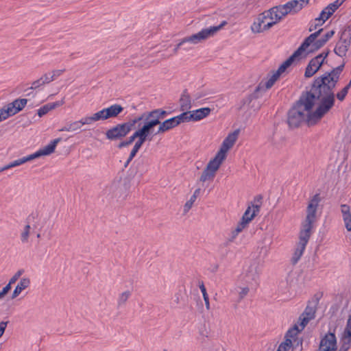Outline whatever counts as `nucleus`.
<instances>
[{
    "mask_svg": "<svg viewBox=\"0 0 351 351\" xmlns=\"http://www.w3.org/2000/svg\"><path fill=\"white\" fill-rule=\"evenodd\" d=\"M346 62L333 68L330 72H326L322 75L315 77L311 85V94L314 96L313 103L319 99L322 95H335L333 89L339 80L340 75L345 67Z\"/></svg>",
    "mask_w": 351,
    "mask_h": 351,
    "instance_id": "f257e3e1",
    "label": "nucleus"
},
{
    "mask_svg": "<svg viewBox=\"0 0 351 351\" xmlns=\"http://www.w3.org/2000/svg\"><path fill=\"white\" fill-rule=\"evenodd\" d=\"M314 98L311 91L302 93L299 99L288 112L287 123L290 128H298L303 122L306 123L307 114L304 112H307V114L311 112L315 106Z\"/></svg>",
    "mask_w": 351,
    "mask_h": 351,
    "instance_id": "f03ea898",
    "label": "nucleus"
},
{
    "mask_svg": "<svg viewBox=\"0 0 351 351\" xmlns=\"http://www.w3.org/2000/svg\"><path fill=\"white\" fill-rule=\"evenodd\" d=\"M133 121V129H136V125L138 124V130L141 136L151 141L155 136L154 129L156 125H160V122L153 118L148 111H145L140 115L132 119Z\"/></svg>",
    "mask_w": 351,
    "mask_h": 351,
    "instance_id": "7ed1b4c3",
    "label": "nucleus"
},
{
    "mask_svg": "<svg viewBox=\"0 0 351 351\" xmlns=\"http://www.w3.org/2000/svg\"><path fill=\"white\" fill-rule=\"evenodd\" d=\"M315 111L307 114L306 123L308 126L316 124L334 106L335 95H322Z\"/></svg>",
    "mask_w": 351,
    "mask_h": 351,
    "instance_id": "20e7f679",
    "label": "nucleus"
},
{
    "mask_svg": "<svg viewBox=\"0 0 351 351\" xmlns=\"http://www.w3.org/2000/svg\"><path fill=\"white\" fill-rule=\"evenodd\" d=\"M133 129V121L131 119L128 121L118 123L110 128L106 132V137L111 141L121 140L125 137Z\"/></svg>",
    "mask_w": 351,
    "mask_h": 351,
    "instance_id": "39448f33",
    "label": "nucleus"
},
{
    "mask_svg": "<svg viewBox=\"0 0 351 351\" xmlns=\"http://www.w3.org/2000/svg\"><path fill=\"white\" fill-rule=\"evenodd\" d=\"M31 99H16L0 109V122L23 110Z\"/></svg>",
    "mask_w": 351,
    "mask_h": 351,
    "instance_id": "423d86ee",
    "label": "nucleus"
},
{
    "mask_svg": "<svg viewBox=\"0 0 351 351\" xmlns=\"http://www.w3.org/2000/svg\"><path fill=\"white\" fill-rule=\"evenodd\" d=\"M227 24L226 21L221 22V23L217 26H212L209 28L202 29L197 34H194L190 36L184 38L186 43H190L192 44H197L201 43L202 40H205L209 37L213 36L219 30H220L224 25Z\"/></svg>",
    "mask_w": 351,
    "mask_h": 351,
    "instance_id": "0eeeda50",
    "label": "nucleus"
},
{
    "mask_svg": "<svg viewBox=\"0 0 351 351\" xmlns=\"http://www.w3.org/2000/svg\"><path fill=\"white\" fill-rule=\"evenodd\" d=\"M330 52V50L327 49L312 58L306 67L304 77L306 78L312 77L320 69L324 64L327 63L325 60L328 56Z\"/></svg>",
    "mask_w": 351,
    "mask_h": 351,
    "instance_id": "6e6552de",
    "label": "nucleus"
},
{
    "mask_svg": "<svg viewBox=\"0 0 351 351\" xmlns=\"http://www.w3.org/2000/svg\"><path fill=\"white\" fill-rule=\"evenodd\" d=\"M335 329L333 332L328 331L321 339L319 348L317 351H337V338L335 334Z\"/></svg>",
    "mask_w": 351,
    "mask_h": 351,
    "instance_id": "1a4fd4ad",
    "label": "nucleus"
},
{
    "mask_svg": "<svg viewBox=\"0 0 351 351\" xmlns=\"http://www.w3.org/2000/svg\"><path fill=\"white\" fill-rule=\"evenodd\" d=\"M239 134V130H236L233 132L229 134L223 140L220 149L217 152L221 155L227 156V152L234 145Z\"/></svg>",
    "mask_w": 351,
    "mask_h": 351,
    "instance_id": "9d476101",
    "label": "nucleus"
},
{
    "mask_svg": "<svg viewBox=\"0 0 351 351\" xmlns=\"http://www.w3.org/2000/svg\"><path fill=\"white\" fill-rule=\"evenodd\" d=\"M335 30H330L324 34L321 38L316 40L311 47L307 50L306 54L315 53L318 51L335 34Z\"/></svg>",
    "mask_w": 351,
    "mask_h": 351,
    "instance_id": "9b49d317",
    "label": "nucleus"
},
{
    "mask_svg": "<svg viewBox=\"0 0 351 351\" xmlns=\"http://www.w3.org/2000/svg\"><path fill=\"white\" fill-rule=\"evenodd\" d=\"M315 219L306 217L305 221L302 224V228L300 232L299 239L305 241H308L313 228V222Z\"/></svg>",
    "mask_w": 351,
    "mask_h": 351,
    "instance_id": "f8f14e48",
    "label": "nucleus"
},
{
    "mask_svg": "<svg viewBox=\"0 0 351 351\" xmlns=\"http://www.w3.org/2000/svg\"><path fill=\"white\" fill-rule=\"evenodd\" d=\"M260 212V204H254L250 203L247 208L243 213L241 221L243 223L248 225V223L258 214Z\"/></svg>",
    "mask_w": 351,
    "mask_h": 351,
    "instance_id": "ddd939ff",
    "label": "nucleus"
},
{
    "mask_svg": "<svg viewBox=\"0 0 351 351\" xmlns=\"http://www.w3.org/2000/svg\"><path fill=\"white\" fill-rule=\"evenodd\" d=\"M280 8L285 10L287 15L289 14H295L302 10L303 4L300 3L298 0H291L285 4L280 5Z\"/></svg>",
    "mask_w": 351,
    "mask_h": 351,
    "instance_id": "4468645a",
    "label": "nucleus"
},
{
    "mask_svg": "<svg viewBox=\"0 0 351 351\" xmlns=\"http://www.w3.org/2000/svg\"><path fill=\"white\" fill-rule=\"evenodd\" d=\"M320 297L317 294L315 295L312 300L308 302L307 306L304 312L302 313L303 315L311 317V319L315 318L317 307L319 302Z\"/></svg>",
    "mask_w": 351,
    "mask_h": 351,
    "instance_id": "2eb2a0df",
    "label": "nucleus"
},
{
    "mask_svg": "<svg viewBox=\"0 0 351 351\" xmlns=\"http://www.w3.org/2000/svg\"><path fill=\"white\" fill-rule=\"evenodd\" d=\"M272 13H274V18L277 20V21L280 22L285 16L287 14L285 12V10H281L280 8V5L274 6L270 8L268 10L263 12V16H261V19H265V17H269V19L273 20L274 16H272ZM263 20V19H261ZM263 21H261L262 22Z\"/></svg>",
    "mask_w": 351,
    "mask_h": 351,
    "instance_id": "dca6fc26",
    "label": "nucleus"
},
{
    "mask_svg": "<svg viewBox=\"0 0 351 351\" xmlns=\"http://www.w3.org/2000/svg\"><path fill=\"white\" fill-rule=\"evenodd\" d=\"M43 156H44V148H40L36 152L29 154L23 158L15 160L11 162L10 163H11L12 167H14L23 165L27 162H29V161L35 160L36 158H38L40 157H42Z\"/></svg>",
    "mask_w": 351,
    "mask_h": 351,
    "instance_id": "f3484780",
    "label": "nucleus"
},
{
    "mask_svg": "<svg viewBox=\"0 0 351 351\" xmlns=\"http://www.w3.org/2000/svg\"><path fill=\"white\" fill-rule=\"evenodd\" d=\"M178 125L175 117L170 119H166L162 122H160L158 126V130L155 132V134H163L176 127Z\"/></svg>",
    "mask_w": 351,
    "mask_h": 351,
    "instance_id": "a211bd4d",
    "label": "nucleus"
},
{
    "mask_svg": "<svg viewBox=\"0 0 351 351\" xmlns=\"http://www.w3.org/2000/svg\"><path fill=\"white\" fill-rule=\"evenodd\" d=\"M319 202H320V197H319V194H315L313 197V198L310 200V202L308 204V206H307V209H306V212H307L306 217L308 219L311 218V219H315V214L317 212V208L318 204Z\"/></svg>",
    "mask_w": 351,
    "mask_h": 351,
    "instance_id": "6ab92c4d",
    "label": "nucleus"
},
{
    "mask_svg": "<svg viewBox=\"0 0 351 351\" xmlns=\"http://www.w3.org/2000/svg\"><path fill=\"white\" fill-rule=\"evenodd\" d=\"M226 158L217 152L215 156L211 159L206 165V167L216 173L221 165Z\"/></svg>",
    "mask_w": 351,
    "mask_h": 351,
    "instance_id": "aec40b11",
    "label": "nucleus"
},
{
    "mask_svg": "<svg viewBox=\"0 0 351 351\" xmlns=\"http://www.w3.org/2000/svg\"><path fill=\"white\" fill-rule=\"evenodd\" d=\"M124 108L120 104H113L110 106L105 108V113L107 119L110 118H115L119 116L123 111Z\"/></svg>",
    "mask_w": 351,
    "mask_h": 351,
    "instance_id": "412c9836",
    "label": "nucleus"
},
{
    "mask_svg": "<svg viewBox=\"0 0 351 351\" xmlns=\"http://www.w3.org/2000/svg\"><path fill=\"white\" fill-rule=\"evenodd\" d=\"M212 110L208 107L201 108L191 111L192 115V121H198L210 114Z\"/></svg>",
    "mask_w": 351,
    "mask_h": 351,
    "instance_id": "4be33fe9",
    "label": "nucleus"
},
{
    "mask_svg": "<svg viewBox=\"0 0 351 351\" xmlns=\"http://www.w3.org/2000/svg\"><path fill=\"white\" fill-rule=\"evenodd\" d=\"M30 285V280L27 278H23L21 279L20 282L16 285L14 291L12 294V299H15L17 298L21 292L27 289Z\"/></svg>",
    "mask_w": 351,
    "mask_h": 351,
    "instance_id": "5701e85b",
    "label": "nucleus"
},
{
    "mask_svg": "<svg viewBox=\"0 0 351 351\" xmlns=\"http://www.w3.org/2000/svg\"><path fill=\"white\" fill-rule=\"evenodd\" d=\"M307 243H308L307 241L300 239V241L298 243L297 247L293 254V256L292 257L291 261H292L293 264H296L298 262V261L300 259Z\"/></svg>",
    "mask_w": 351,
    "mask_h": 351,
    "instance_id": "b1692460",
    "label": "nucleus"
},
{
    "mask_svg": "<svg viewBox=\"0 0 351 351\" xmlns=\"http://www.w3.org/2000/svg\"><path fill=\"white\" fill-rule=\"evenodd\" d=\"M181 111L189 110L191 108V97L186 89L184 90L180 99Z\"/></svg>",
    "mask_w": 351,
    "mask_h": 351,
    "instance_id": "393cba45",
    "label": "nucleus"
},
{
    "mask_svg": "<svg viewBox=\"0 0 351 351\" xmlns=\"http://www.w3.org/2000/svg\"><path fill=\"white\" fill-rule=\"evenodd\" d=\"M263 16V12L260 14L258 16L256 19V20L254 21L253 24L251 26V29L254 33H261L263 32V25H265L267 22L266 20L267 19H269V17H265V19H263V21H261V16Z\"/></svg>",
    "mask_w": 351,
    "mask_h": 351,
    "instance_id": "a878e982",
    "label": "nucleus"
},
{
    "mask_svg": "<svg viewBox=\"0 0 351 351\" xmlns=\"http://www.w3.org/2000/svg\"><path fill=\"white\" fill-rule=\"evenodd\" d=\"M309 49V47L305 45L304 42L302 43V44L300 45V47L291 55L289 58L291 59V60L294 62L296 60H300V57L302 56V54L304 52L306 53L307 50ZM308 54H305L304 57H306Z\"/></svg>",
    "mask_w": 351,
    "mask_h": 351,
    "instance_id": "bb28decb",
    "label": "nucleus"
},
{
    "mask_svg": "<svg viewBox=\"0 0 351 351\" xmlns=\"http://www.w3.org/2000/svg\"><path fill=\"white\" fill-rule=\"evenodd\" d=\"M350 46V45H346L342 41L339 40L334 49V52L339 57H344L346 56V53L348 51Z\"/></svg>",
    "mask_w": 351,
    "mask_h": 351,
    "instance_id": "cd10ccee",
    "label": "nucleus"
},
{
    "mask_svg": "<svg viewBox=\"0 0 351 351\" xmlns=\"http://www.w3.org/2000/svg\"><path fill=\"white\" fill-rule=\"evenodd\" d=\"M140 136H142L141 133L138 130H136L132 135L128 137L125 141L120 142L117 145V147L119 149H121L123 147H128L131 145L136 138L138 139Z\"/></svg>",
    "mask_w": 351,
    "mask_h": 351,
    "instance_id": "c85d7f7f",
    "label": "nucleus"
},
{
    "mask_svg": "<svg viewBox=\"0 0 351 351\" xmlns=\"http://www.w3.org/2000/svg\"><path fill=\"white\" fill-rule=\"evenodd\" d=\"M339 40L346 45L351 44V25L346 26L341 31Z\"/></svg>",
    "mask_w": 351,
    "mask_h": 351,
    "instance_id": "c756f323",
    "label": "nucleus"
},
{
    "mask_svg": "<svg viewBox=\"0 0 351 351\" xmlns=\"http://www.w3.org/2000/svg\"><path fill=\"white\" fill-rule=\"evenodd\" d=\"M346 0H336L333 3L328 4L326 9L327 12L326 19H329L333 13L346 1Z\"/></svg>",
    "mask_w": 351,
    "mask_h": 351,
    "instance_id": "7c9ffc66",
    "label": "nucleus"
},
{
    "mask_svg": "<svg viewBox=\"0 0 351 351\" xmlns=\"http://www.w3.org/2000/svg\"><path fill=\"white\" fill-rule=\"evenodd\" d=\"M148 112L149 114L152 115L153 118L156 119L158 122H162L161 120L165 119L169 114V112L162 108H158Z\"/></svg>",
    "mask_w": 351,
    "mask_h": 351,
    "instance_id": "2f4dec72",
    "label": "nucleus"
},
{
    "mask_svg": "<svg viewBox=\"0 0 351 351\" xmlns=\"http://www.w3.org/2000/svg\"><path fill=\"white\" fill-rule=\"evenodd\" d=\"M192 115L191 111L189 110H185L182 111L181 114H180L178 116H175V118L178 123V125L181 124L182 123H186L192 121Z\"/></svg>",
    "mask_w": 351,
    "mask_h": 351,
    "instance_id": "473e14b6",
    "label": "nucleus"
},
{
    "mask_svg": "<svg viewBox=\"0 0 351 351\" xmlns=\"http://www.w3.org/2000/svg\"><path fill=\"white\" fill-rule=\"evenodd\" d=\"M215 175L216 173L215 172L206 167L199 178V181L204 182L207 180H213Z\"/></svg>",
    "mask_w": 351,
    "mask_h": 351,
    "instance_id": "72a5a7b5",
    "label": "nucleus"
},
{
    "mask_svg": "<svg viewBox=\"0 0 351 351\" xmlns=\"http://www.w3.org/2000/svg\"><path fill=\"white\" fill-rule=\"evenodd\" d=\"M147 160L142 158L138 159L134 162L136 172L138 173L141 176L147 171Z\"/></svg>",
    "mask_w": 351,
    "mask_h": 351,
    "instance_id": "f704fd0d",
    "label": "nucleus"
},
{
    "mask_svg": "<svg viewBox=\"0 0 351 351\" xmlns=\"http://www.w3.org/2000/svg\"><path fill=\"white\" fill-rule=\"evenodd\" d=\"M146 141H148V139L145 138L143 136H140L137 141H136L132 151L130 152V156H136V154L139 151V149L141 148L143 145L145 143Z\"/></svg>",
    "mask_w": 351,
    "mask_h": 351,
    "instance_id": "c9c22d12",
    "label": "nucleus"
},
{
    "mask_svg": "<svg viewBox=\"0 0 351 351\" xmlns=\"http://www.w3.org/2000/svg\"><path fill=\"white\" fill-rule=\"evenodd\" d=\"M64 71V69L53 70L51 73H49L48 74H45V84L55 80L58 77L62 75Z\"/></svg>",
    "mask_w": 351,
    "mask_h": 351,
    "instance_id": "e433bc0d",
    "label": "nucleus"
},
{
    "mask_svg": "<svg viewBox=\"0 0 351 351\" xmlns=\"http://www.w3.org/2000/svg\"><path fill=\"white\" fill-rule=\"evenodd\" d=\"M322 31L323 29H319L317 32L310 34L304 40L303 42L310 48L311 45H313V43L316 40L317 38L321 34Z\"/></svg>",
    "mask_w": 351,
    "mask_h": 351,
    "instance_id": "4c0bfd02",
    "label": "nucleus"
},
{
    "mask_svg": "<svg viewBox=\"0 0 351 351\" xmlns=\"http://www.w3.org/2000/svg\"><path fill=\"white\" fill-rule=\"evenodd\" d=\"M62 141V138H57L51 141L49 144L45 146V156H49L54 152L57 144Z\"/></svg>",
    "mask_w": 351,
    "mask_h": 351,
    "instance_id": "58836bf2",
    "label": "nucleus"
},
{
    "mask_svg": "<svg viewBox=\"0 0 351 351\" xmlns=\"http://www.w3.org/2000/svg\"><path fill=\"white\" fill-rule=\"evenodd\" d=\"M43 84H44V81H43L42 79H40L38 80H36V81L32 83L31 87H29L28 89H27V90H26V92L27 93V95L29 96V97L31 95H33V97L36 95L37 93H38V91H36L35 93H34L33 90L37 89L40 86H42Z\"/></svg>",
    "mask_w": 351,
    "mask_h": 351,
    "instance_id": "ea45409f",
    "label": "nucleus"
},
{
    "mask_svg": "<svg viewBox=\"0 0 351 351\" xmlns=\"http://www.w3.org/2000/svg\"><path fill=\"white\" fill-rule=\"evenodd\" d=\"M280 75L281 74L277 70L276 71H273V74L265 84L266 89L271 88L274 83L278 80Z\"/></svg>",
    "mask_w": 351,
    "mask_h": 351,
    "instance_id": "a19ab883",
    "label": "nucleus"
},
{
    "mask_svg": "<svg viewBox=\"0 0 351 351\" xmlns=\"http://www.w3.org/2000/svg\"><path fill=\"white\" fill-rule=\"evenodd\" d=\"M300 332L301 330H300L298 325L295 324L287 331L285 335L293 339L298 337V333Z\"/></svg>",
    "mask_w": 351,
    "mask_h": 351,
    "instance_id": "79ce46f5",
    "label": "nucleus"
},
{
    "mask_svg": "<svg viewBox=\"0 0 351 351\" xmlns=\"http://www.w3.org/2000/svg\"><path fill=\"white\" fill-rule=\"evenodd\" d=\"M64 103V99H61L59 101H56L54 102H49L47 104H45V114L48 113L49 111L56 109V108H58L63 105Z\"/></svg>",
    "mask_w": 351,
    "mask_h": 351,
    "instance_id": "37998d69",
    "label": "nucleus"
},
{
    "mask_svg": "<svg viewBox=\"0 0 351 351\" xmlns=\"http://www.w3.org/2000/svg\"><path fill=\"white\" fill-rule=\"evenodd\" d=\"M199 289H200L201 292H202V295H203V298H204V302H205L206 308V309L209 310L210 309L209 298H208V295L207 293L206 289V287L204 286V284L203 281L199 282Z\"/></svg>",
    "mask_w": 351,
    "mask_h": 351,
    "instance_id": "c03bdc74",
    "label": "nucleus"
},
{
    "mask_svg": "<svg viewBox=\"0 0 351 351\" xmlns=\"http://www.w3.org/2000/svg\"><path fill=\"white\" fill-rule=\"evenodd\" d=\"M80 128H81V124H80V121H75V122L69 123V124H66L64 127L61 128L60 130V131L71 132V131H75V130L80 129Z\"/></svg>",
    "mask_w": 351,
    "mask_h": 351,
    "instance_id": "a18cd8bd",
    "label": "nucleus"
},
{
    "mask_svg": "<svg viewBox=\"0 0 351 351\" xmlns=\"http://www.w3.org/2000/svg\"><path fill=\"white\" fill-rule=\"evenodd\" d=\"M302 343L303 339L301 337H296L293 339V346L291 348L292 351H302Z\"/></svg>",
    "mask_w": 351,
    "mask_h": 351,
    "instance_id": "49530a36",
    "label": "nucleus"
},
{
    "mask_svg": "<svg viewBox=\"0 0 351 351\" xmlns=\"http://www.w3.org/2000/svg\"><path fill=\"white\" fill-rule=\"evenodd\" d=\"M343 335L344 339H351V314L348 316Z\"/></svg>",
    "mask_w": 351,
    "mask_h": 351,
    "instance_id": "de8ad7c7",
    "label": "nucleus"
},
{
    "mask_svg": "<svg viewBox=\"0 0 351 351\" xmlns=\"http://www.w3.org/2000/svg\"><path fill=\"white\" fill-rule=\"evenodd\" d=\"M341 341H342V343L339 351H348L350 348L351 339H344L343 335H342Z\"/></svg>",
    "mask_w": 351,
    "mask_h": 351,
    "instance_id": "09e8293b",
    "label": "nucleus"
},
{
    "mask_svg": "<svg viewBox=\"0 0 351 351\" xmlns=\"http://www.w3.org/2000/svg\"><path fill=\"white\" fill-rule=\"evenodd\" d=\"M311 320V317H306L301 314L299 317L298 324L300 325L301 328V331L305 328V326L308 324L309 321Z\"/></svg>",
    "mask_w": 351,
    "mask_h": 351,
    "instance_id": "8fccbe9b",
    "label": "nucleus"
},
{
    "mask_svg": "<svg viewBox=\"0 0 351 351\" xmlns=\"http://www.w3.org/2000/svg\"><path fill=\"white\" fill-rule=\"evenodd\" d=\"M293 62L289 58L284 61L278 67L277 71L280 73H283Z\"/></svg>",
    "mask_w": 351,
    "mask_h": 351,
    "instance_id": "3c124183",
    "label": "nucleus"
},
{
    "mask_svg": "<svg viewBox=\"0 0 351 351\" xmlns=\"http://www.w3.org/2000/svg\"><path fill=\"white\" fill-rule=\"evenodd\" d=\"M29 230H30V226L29 224L26 225L23 230H22L21 233V239L22 242L25 243L28 241V238L29 236Z\"/></svg>",
    "mask_w": 351,
    "mask_h": 351,
    "instance_id": "603ef678",
    "label": "nucleus"
},
{
    "mask_svg": "<svg viewBox=\"0 0 351 351\" xmlns=\"http://www.w3.org/2000/svg\"><path fill=\"white\" fill-rule=\"evenodd\" d=\"M130 295H131V293L130 291H125L123 292L119 298L118 306H120L122 304H125L126 302V301L128 300V299L129 298V297L130 296Z\"/></svg>",
    "mask_w": 351,
    "mask_h": 351,
    "instance_id": "864d4df0",
    "label": "nucleus"
},
{
    "mask_svg": "<svg viewBox=\"0 0 351 351\" xmlns=\"http://www.w3.org/2000/svg\"><path fill=\"white\" fill-rule=\"evenodd\" d=\"M349 89V86H346L341 91L337 93V98L341 101H343L348 93Z\"/></svg>",
    "mask_w": 351,
    "mask_h": 351,
    "instance_id": "5fc2aeb1",
    "label": "nucleus"
},
{
    "mask_svg": "<svg viewBox=\"0 0 351 351\" xmlns=\"http://www.w3.org/2000/svg\"><path fill=\"white\" fill-rule=\"evenodd\" d=\"M95 121L99 120H106V116L105 113V108L98 111L97 112L93 114Z\"/></svg>",
    "mask_w": 351,
    "mask_h": 351,
    "instance_id": "6e6d98bb",
    "label": "nucleus"
},
{
    "mask_svg": "<svg viewBox=\"0 0 351 351\" xmlns=\"http://www.w3.org/2000/svg\"><path fill=\"white\" fill-rule=\"evenodd\" d=\"M253 101L252 97L248 95L241 101V105L239 107V110H242L245 106H249Z\"/></svg>",
    "mask_w": 351,
    "mask_h": 351,
    "instance_id": "4d7b16f0",
    "label": "nucleus"
},
{
    "mask_svg": "<svg viewBox=\"0 0 351 351\" xmlns=\"http://www.w3.org/2000/svg\"><path fill=\"white\" fill-rule=\"evenodd\" d=\"M261 84H262V82H261L258 84V86L256 87V88L254 89V90L252 93L249 95L253 100L256 99L261 97Z\"/></svg>",
    "mask_w": 351,
    "mask_h": 351,
    "instance_id": "13d9d810",
    "label": "nucleus"
},
{
    "mask_svg": "<svg viewBox=\"0 0 351 351\" xmlns=\"http://www.w3.org/2000/svg\"><path fill=\"white\" fill-rule=\"evenodd\" d=\"M23 273H24V270H23V269H20V270L17 271L14 274V276L10 279V280H9L10 285H12V284L15 283L19 279V278L22 276V274Z\"/></svg>",
    "mask_w": 351,
    "mask_h": 351,
    "instance_id": "bf43d9fd",
    "label": "nucleus"
},
{
    "mask_svg": "<svg viewBox=\"0 0 351 351\" xmlns=\"http://www.w3.org/2000/svg\"><path fill=\"white\" fill-rule=\"evenodd\" d=\"M343 222L345 224V228L347 231H351V215L347 216H343Z\"/></svg>",
    "mask_w": 351,
    "mask_h": 351,
    "instance_id": "052dcab7",
    "label": "nucleus"
},
{
    "mask_svg": "<svg viewBox=\"0 0 351 351\" xmlns=\"http://www.w3.org/2000/svg\"><path fill=\"white\" fill-rule=\"evenodd\" d=\"M328 9H326V7L321 12L319 16L315 19V21H322V23H324L326 20L327 12Z\"/></svg>",
    "mask_w": 351,
    "mask_h": 351,
    "instance_id": "680f3d73",
    "label": "nucleus"
},
{
    "mask_svg": "<svg viewBox=\"0 0 351 351\" xmlns=\"http://www.w3.org/2000/svg\"><path fill=\"white\" fill-rule=\"evenodd\" d=\"M95 121V119L93 117V115H92L90 117H84V118H82V119L80 120L81 126L83 125H85V124H88V125L91 124V123H93Z\"/></svg>",
    "mask_w": 351,
    "mask_h": 351,
    "instance_id": "e2e57ef3",
    "label": "nucleus"
},
{
    "mask_svg": "<svg viewBox=\"0 0 351 351\" xmlns=\"http://www.w3.org/2000/svg\"><path fill=\"white\" fill-rule=\"evenodd\" d=\"M195 196H191L190 199L188 200L184 206V210L185 213L188 212L192 207L193 204L195 201Z\"/></svg>",
    "mask_w": 351,
    "mask_h": 351,
    "instance_id": "0e129e2a",
    "label": "nucleus"
},
{
    "mask_svg": "<svg viewBox=\"0 0 351 351\" xmlns=\"http://www.w3.org/2000/svg\"><path fill=\"white\" fill-rule=\"evenodd\" d=\"M278 23V21H277L276 19H275V21L271 19V21H268L265 25H263V32L269 29L271 27H272L274 25H276Z\"/></svg>",
    "mask_w": 351,
    "mask_h": 351,
    "instance_id": "69168bd1",
    "label": "nucleus"
},
{
    "mask_svg": "<svg viewBox=\"0 0 351 351\" xmlns=\"http://www.w3.org/2000/svg\"><path fill=\"white\" fill-rule=\"evenodd\" d=\"M247 226V224L243 223V222L240 221L237 224V228L232 230V231L235 232V234H239V233L241 232Z\"/></svg>",
    "mask_w": 351,
    "mask_h": 351,
    "instance_id": "338daca9",
    "label": "nucleus"
},
{
    "mask_svg": "<svg viewBox=\"0 0 351 351\" xmlns=\"http://www.w3.org/2000/svg\"><path fill=\"white\" fill-rule=\"evenodd\" d=\"M341 213L343 216L350 215V206L347 204H342L341 206Z\"/></svg>",
    "mask_w": 351,
    "mask_h": 351,
    "instance_id": "774afa93",
    "label": "nucleus"
}]
</instances>
